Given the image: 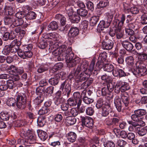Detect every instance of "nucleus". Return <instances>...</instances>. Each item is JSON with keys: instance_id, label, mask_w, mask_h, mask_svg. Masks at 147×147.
<instances>
[{"instance_id": "f257e3e1", "label": "nucleus", "mask_w": 147, "mask_h": 147, "mask_svg": "<svg viewBox=\"0 0 147 147\" xmlns=\"http://www.w3.org/2000/svg\"><path fill=\"white\" fill-rule=\"evenodd\" d=\"M20 135L24 138L23 141L25 146V147H30V145L27 144H33L35 142L36 136L32 131L29 130L25 131L23 129L21 131Z\"/></svg>"}, {"instance_id": "f03ea898", "label": "nucleus", "mask_w": 147, "mask_h": 147, "mask_svg": "<svg viewBox=\"0 0 147 147\" xmlns=\"http://www.w3.org/2000/svg\"><path fill=\"white\" fill-rule=\"evenodd\" d=\"M76 74H78L76 78V82H82L87 79L89 77L90 75L82 67L79 65L76 69Z\"/></svg>"}, {"instance_id": "7ed1b4c3", "label": "nucleus", "mask_w": 147, "mask_h": 147, "mask_svg": "<svg viewBox=\"0 0 147 147\" xmlns=\"http://www.w3.org/2000/svg\"><path fill=\"white\" fill-rule=\"evenodd\" d=\"M17 106L19 109H23L26 107V105L27 97L26 94L20 93L16 95Z\"/></svg>"}, {"instance_id": "20e7f679", "label": "nucleus", "mask_w": 147, "mask_h": 147, "mask_svg": "<svg viewBox=\"0 0 147 147\" xmlns=\"http://www.w3.org/2000/svg\"><path fill=\"white\" fill-rule=\"evenodd\" d=\"M65 59L67 63V66L69 67L75 66L79 63L81 60L79 57H74V54L72 52L69 53Z\"/></svg>"}, {"instance_id": "39448f33", "label": "nucleus", "mask_w": 147, "mask_h": 147, "mask_svg": "<svg viewBox=\"0 0 147 147\" xmlns=\"http://www.w3.org/2000/svg\"><path fill=\"white\" fill-rule=\"evenodd\" d=\"M95 63V60L93 59L90 64L89 68H88V63L86 61H83L80 65L83 69H85V70H86V71L90 75L94 69Z\"/></svg>"}, {"instance_id": "423d86ee", "label": "nucleus", "mask_w": 147, "mask_h": 147, "mask_svg": "<svg viewBox=\"0 0 147 147\" xmlns=\"http://www.w3.org/2000/svg\"><path fill=\"white\" fill-rule=\"evenodd\" d=\"M113 17L112 14L108 15L105 22L103 20L100 22L98 26L97 29L99 30H102L105 28H107L109 27L112 21Z\"/></svg>"}, {"instance_id": "0eeeda50", "label": "nucleus", "mask_w": 147, "mask_h": 147, "mask_svg": "<svg viewBox=\"0 0 147 147\" xmlns=\"http://www.w3.org/2000/svg\"><path fill=\"white\" fill-rule=\"evenodd\" d=\"M107 54L105 52L101 53L99 54L98 58V61L96 63V67L98 68L95 70H98L102 68L104 62L106 61Z\"/></svg>"}, {"instance_id": "6e6552de", "label": "nucleus", "mask_w": 147, "mask_h": 147, "mask_svg": "<svg viewBox=\"0 0 147 147\" xmlns=\"http://www.w3.org/2000/svg\"><path fill=\"white\" fill-rule=\"evenodd\" d=\"M62 54V59H65L69 53L72 52L71 47L68 48L67 49V47L65 45H62L58 48Z\"/></svg>"}, {"instance_id": "1a4fd4ad", "label": "nucleus", "mask_w": 147, "mask_h": 147, "mask_svg": "<svg viewBox=\"0 0 147 147\" xmlns=\"http://www.w3.org/2000/svg\"><path fill=\"white\" fill-rule=\"evenodd\" d=\"M81 120L82 126L90 128L93 125V121L92 119L89 117H81Z\"/></svg>"}, {"instance_id": "9d476101", "label": "nucleus", "mask_w": 147, "mask_h": 147, "mask_svg": "<svg viewBox=\"0 0 147 147\" xmlns=\"http://www.w3.org/2000/svg\"><path fill=\"white\" fill-rule=\"evenodd\" d=\"M18 56L23 59L26 57H31L32 55V52L30 51H24L22 49H19L18 51Z\"/></svg>"}, {"instance_id": "9b49d317", "label": "nucleus", "mask_w": 147, "mask_h": 147, "mask_svg": "<svg viewBox=\"0 0 147 147\" xmlns=\"http://www.w3.org/2000/svg\"><path fill=\"white\" fill-rule=\"evenodd\" d=\"M111 109V105L109 101L105 103V105L102 108V115L103 117L107 116L109 114Z\"/></svg>"}, {"instance_id": "f8f14e48", "label": "nucleus", "mask_w": 147, "mask_h": 147, "mask_svg": "<svg viewBox=\"0 0 147 147\" xmlns=\"http://www.w3.org/2000/svg\"><path fill=\"white\" fill-rule=\"evenodd\" d=\"M113 41L111 40L103 41L102 42V48L104 50H110L113 48Z\"/></svg>"}, {"instance_id": "ddd939ff", "label": "nucleus", "mask_w": 147, "mask_h": 147, "mask_svg": "<svg viewBox=\"0 0 147 147\" xmlns=\"http://www.w3.org/2000/svg\"><path fill=\"white\" fill-rule=\"evenodd\" d=\"M62 72L60 74H56L54 77L50 78L49 80V82L52 85L55 86L58 84L59 82V80L61 76Z\"/></svg>"}, {"instance_id": "4468645a", "label": "nucleus", "mask_w": 147, "mask_h": 147, "mask_svg": "<svg viewBox=\"0 0 147 147\" xmlns=\"http://www.w3.org/2000/svg\"><path fill=\"white\" fill-rule=\"evenodd\" d=\"M79 32V29L76 27H72L69 30L68 36L70 38H73L77 36Z\"/></svg>"}, {"instance_id": "2eb2a0df", "label": "nucleus", "mask_w": 147, "mask_h": 147, "mask_svg": "<svg viewBox=\"0 0 147 147\" xmlns=\"http://www.w3.org/2000/svg\"><path fill=\"white\" fill-rule=\"evenodd\" d=\"M122 46L127 51H131L133 49L134 46L132 44L128 41H123L121 42Z\"/></svg>"}, {"instance_id": "dca6fc26", "label": "nucleus", "mask_w": 147, "mask_h": 147, "mask_svg": "<svg viewBox=\"0 0 147 147\" xmlns=\"http://www.w3.org/2000/svg\"><path fill=\"white\" fill-rule=\"evenodd\" d=\"M128 123L131 125L129 127V130L130 131H136L138 130L139 125L138 123L132 121H128Z\"/></svg>"}, {"instance_id": "f3484780", "label": "nucleus", "mask_w": 147, "mask_h": 147, "mask_svg": "<svg viewBox=\"0 0 147 147\" xmlns=\"http://www.w3.org/2000/svg\"><path fill=\"white\" fill-rule=\"evenodd\" d=\"M11 53H14L18 52L19 49V46L17 44V39H15L11 43Z\"/></svg>"}, {"instance_id": "a211bd4d", "label": "nucleus", "mask_w": 147, "mask_h": 147, "mask_svg": "<svg viewBox=\"0 0 147 147\" xmlns=\"http://www.w3.org/2000/svg\"><path fill=\"white\" fill-rule=\"evenodd\" d=\"M12 5L11 4L6 3L4 9L6 13L7 12L8 14L10 16L13 15L14 13Z\"/></svg>"}, {"instance_id": "6ab92c4d", "label": "nucleus", "mask_w": 147, "mask_h": 147, "mask_svg": "<svg viewBox=\"0 0 147 147\" xmlns=\"http://www.w3.org/2000/svg\"><path fill=\"white\" fill-rule=\"evenodd\" d=\"M64 88V92L71 90L70 85L67 82V80H65L62 83L60 87V89L63 90Z\"/></svg>"}, {"instance_id": "aec40b11", "label": "nucleus", "mask_w": 147, "mask_h": 147, "mask_svg": "<svg viewBox=\"0 0 147 147\" xmlns=\"http://www.w3.org/2000/svg\"><path fill=\"white\" fill-rule=\"evenodd\" d=\"M73 96L74 99L78 101V108H79L82 103V96L79 92H76L74 93Z\"/></svg>"}, {"instance_id": "412c9836", "label": "nucleus", "mask_w": 147, "mask_h": 147, "mask_svg": "<svg viewBox=\"0 0 147 147\" xmlns=\"http://www.w3.org/2000/svg\"><path fill=\"white\" fill-rule=\"evenodd\" d=\"M114 103L117 111H121L122 109L121 103V99L117 97H116L114 100Z\"/></svg>"}, {"instance_id": "4be33fe9", "label": "nucleus", "mask_w": 147, "mask_h": 147, "mask_svg": "<svg viewBox=\"0 0 147 147\" xmlns=\"http://www.w3.org/2000/svg\"><path fill=\"white\" fill-rule=\"evenodd\" d=\"M121 88V91L123 92L129 89L130 87L128 84L126 82L121 81H119Z\"/></svg>"}, {"instance_id": "5701e85b", "label": "nucleus", "mask_w": 147, "mask_h": 147, "mask_svg": "<svg viewBox=\"0 0 147 147\" xmlns=\"http://www.w3.org/2000/svg\"><path fill=\"white\" fill-rule=\"evenodd\" d=\"M69 3L68 5H66L65 6L66 13L67 14L69 17H71L73 15V10L72 9V7L71 6L73 4L71 3L69 4Z\"/></svg>"}, {"instance_id": "b1692460", "label": "nucleus", "mask_w": 147, "mask_h": 147, "mask_svg": "<svg viewBox=\"0 0 147 147\" xmlns=\"http://www.w3.org/2000/svg\"><path fill=\"white\" fill-rule=\"evenodd\" d=\"M37 132L39 137L43 141H45L48 137L47 133L42 130H37Z\"/></svg>"}, {"instance_id": "393cba45", "label": "nucleus", "mask_w": 147, "mask_h": 147, "mask_svg": "<svg viewBox=\"0 0 147 147\" xmlns=\"http://www.w3.org/2000/svg\"><path fill=\"white\" fill-rule=\"evenodd\" d=\"M37 71L38 73H42L48 70V67L46 65L39 64L36 66Z\"/></svg>"}, {"instance_id": "a878e982", "label": "nucleus", "mask_w": 147, "mask_h": 147, "mask_svg": "<svg viewBox=\"0 0 147 147\" xmlns=\"http://www.w3.org/2000/svg\"><path fill=\"white\" fill-rule=\"evenodd\" d=\"M47 27L49 30H56L58 28V25L56 21H53L48 25Z\"/></svg>"}, {"instance_id": "bb28decb", "label": "nucleus", "mask_w": 147, "mask_h": 147, "mask_svg": "<svg viewBox=\"0 0 147 147\" xmlns=\"http://www.w3.org/2000/svg\"><path fill=\"white\" fill-rule=\"evenodd\" d=\"M46 118L44 116H40L37 119L38 124L40 127L44 126L46 124Z\"/></svg>"}, {"instance_id": "cd10ccee", "label": "nucleus", "mask_w": 147, "mask_h": 147, "mask_svg": "<svg viewBox=\"0 0 147 147\" xmlns=\"http://www.w3.org/2000/svg\"><path fill=\"white\" fill-rule=\"evenodd\" d=\"M67 135V139L70 142H73L76 140L77 136L75 133L70 132Z\"/></svg>"}, {"instance_id": "c85d7f7f", "label": "nucleus", "mask_w": 147, "mask_h": 147, "mask_svg": "<svg viewBox=\"0 0 147 147\" xmlns=\"http://www.w3.org/2000/svg\"><path fill=\"white\" fill-rule=\"evenodd\" d=\"M8 106L9 107H14L17 106V102L16 99L12 98H8L6 101Z\"/></svg>"}, {"instance_id": "c756f323", "label": "nucleus", "mask_w": 147, "mask_h": 147, "mask_svg": "<svg viewBox=\"0 0 147 147\" xmlns=\"http://www.w3.org/2000/svg\"><path fill=\"white\" fill-rule=\"evenodd\" d=\"M14 21V17L8 16L5 18L4 22L5 25H13V22Z\"/></svg>"}, {"instance_id": "7c9ffc66", "label": "nucleus", "mask_w": 147, "mask_h": 147, "mask_svg": "<svg viewBox=\"0 0 147 147\" xmlns=\"http://www.w3.org/2000/svg\"><path fill=\"white\" fill-rule=\"evenodd\" d=\"M105 71L109 72H111L114 70V67L113 65L111 64L108 63L103 65L102 67Z\"/></svg>"}, {"instance_id": "2f4dec72", "label": "nucleus", "mask_w": 147, "mask_h": 147, "mask_svg": "<svg viewBox=\"0 0 147 147\" xmlns=\"http://www.w3.org/2000/svg\"><path fill=\"white\" fill-rule=\"evenodd\" d=\"M66 122L68 125H72L76 122V119L74 117L71 116L67 117L66 118Z\"/></svg>"}, {"instance_id": "473e14b6", "label": "nucleus", "mask_w": 147, "mask_h": 147, "mask_svg": "<svg viewBox=\"0 0 147 147\" xmlns=\"http://www.w3.org/2000/svg\"><path fill=\"white\" fill-rule=\"evenodd\" d=\"M16 32L19 34V36L22 39L25 35L26 32L24 30L22 29L20 27H17L15 30Z\"/></svg>"}, {"instance_id": "72a5a7b5", "label": "nucleus", "mask_w": 147, "mask_h": 147, "mask_svg": "<svg viewBox=\"0 0 147 147\" xmlns=\"http://www.w3.org/2000/svg\"><path fill=\"white\" fill-rule=\"evenodd\" d=\"M69 19L72 23H78L80 20V18L78 15L74 14L69 17Z\"/></svg>"}, {"instance_id": "f704fd0d", "label": "nucleus", "mask_w": 147, "mask_h": 147, "mask_svg": "<svg viewBox=\"0 0 147 147\" xmlns=\"http://www.w3.org/2000/svg\"><path fill=\"white\" fill-rule=\"evenodd\" d=\"M140 76L145 75L147 74V69L145 67L140 65L138 66Z\"/></svg>"}, {"instance_id": "c9c22d12", "label": "nucleus", "mask_w": 147, "mask_h": 147, "mask_svg": "<svg viewBox=\"0 0 147 147\" xmlns=\"http://www.w3.org/2000/svg\"><path fill=\"white\" fill-rule=\"evenodd\" d=\"M78 15L82 17L86 16L88 13L87 10L83 8H80L77 10Z\"/></svg>"}, {"instance_id": "e433bc0d", "label": "nucleus", "mask_w": 147, "mask_h": 147, "mask_svg": "<svg viewBox=\"0 0 147 147\" xmlns=\"http://www.w3.org/2000/svg\"><path fill=\"white\" fill-rule=\"evenodd\" d=\"M36 14L34 11H30L28 12L26 15V17L28 19L30 20H34L36 19Z\"/></svg>"}, {"instance_id": "4c0bfd02", "label": "nucleus", "mask_w": 147, "mask_h": 147, "mask_svg": "<svg viewBox=\"0 0 147 147\" xmlns=\"http://www.w3.org/2000/svg\"><path fill=\"white\" fill-rule=\"evenodd\" d=\"M109 5L108 0H102L97 5L98 8H103Z\"/></svg>"}, {"instance_id": "58836bf2", "label": "nucleus", "mask_w": 147, "mask_h": 147, "mask_svg": "<svg viewBox=\"0 0 147 147\" xmlns=\"http://www.w3.org/2000/svg\"><path fill=\"white\" fill-rule=\"evenodd\" d=\"M99 19L98 16H94L91 17L90 20V24L92 26L95 25Z\"/></svg>"}, {"instance_id": "ea45409f", "label": "nucleus", "mask_w": 147, "mask_h": 147, "mask_svg": "<svg viewBox=\"0 0 147 147\" xmlns=\"http://www.w3.org/2000/svg\"><path fill=\"white\" fill-rule=\"evenodd\" d=\"M36 93L38 95V97L42 98H44V92L42 89L40 88V87H38L36 88Z\"/></svg>"}, {"instance_id": "a19ab883", "label": "nucleus", "mask_w": 147, "mask_h": 147, "mask_svg": "<svg viewBox=\"0 0 147 147\" xmlns=\"http://www.w3.org/2000/svg\"><path fill=\"white\" fill-rule=\"evenodd\" d=\"M24 20L22 19H16L14 17V21L13 22V25L15 26H17L22 25L23 24Z\"/></svg>"}, {"instance_id": "79ce46f5", "label": "nucleus", "mask_w": 147, "mask_h": 147, "mask_svg": "<svg viewBox=\"0 0 147 147\" xmlns=\"http://www.w3.org/2000/svg\"><path fill=\"white\" fill-rule=\"evenodd\" d=\"M47 45V40H42L38 44L39 47L42 49L45 48Z\"/></svg>"}, {"instance_id": "37998d69", "label": "nucleus", "mask_w": 147, "mask_h": 147, "mask_svg": "<svg viewBox=\"0 0 147 147\" xmlns=\"http://www.w3.org/2000/svg\"><path fill=\"white\" fill-rule=\"evenodd\" d=\"M11 44L9 45H6L2 51L3 53L5 55H7L11 52Z\"/></svg>"}, {"instance_id": "c03bdc74", "label": "nucleus", "mask_w": 147, "mask_h": 147, "mask_svg": "<svg viewBox=\"0 0 147 147\" xmlns=\"http://www.w3.org/2000/svg\"><path fill=\"white\" fill-rule=\"evenodd\" d=\"M116 34L117 38L118 39H120L123 38V31L120 29H117L116 30Z\"/></svg>"}, {"instance_id": "a18cd8bd", "label": "nucleus", "mask_w": 147, "mask_h": 147, "mask_svg": "<svg viewBox=\"0 0 147 147\" xmlns=\"http://www.w3.org/2000/svg\"><path fill=\"white\" fill-rule=\"evenodd\" d=\"M78 101L72 98H70L67 100L68 105L71 106H75L77 105H78Z\"/></svg>"}, {"instance_id": "49530a36", "label": "nucleus", "mask_w": 147, "mask_h": 147, "mask_svg": "<svg viewBox=\"0 0 147 147\" xmlns=\"http://www.w3.org/2000/svg\"><path fill=\"white\" fill-rule=\"evenodd\" d=\"M125 61L128 65H132L134 63V57L131 56L127 57L126 58Z\"/></svg>"}, {"instance_id": "de8ad7c7", "label": "nucleus", "mask_w": 147, "mask_h": 147, "mask_svg": "<svg viewBox=\"0 0 147 147\" xmlns=\"http://www.w3.org/2000/svg\"><path fill=\"white\" fill-rule=\"evenodd\" d=\"M8 88L10 89H13L15 87V84L11 80H9L6 82Z\"/></svg>"}, {"instance_id": "09e8293b", "label": "nucleus", "mask_w": 147, "mask_h": 147, "mask_svg": "<svg viewBox=\"0 0 147 147\" xmlns=\"http://www.w3.org/2000/svg\"><path fill=\"white\" fill-rule=\"evenodd\" d=\"M136 132L139 135L141 136H144L147 133V132L144 129V127L141 128L139 127L138 130Z\"/></svg>"}, {"instance_id": "8fccbe9b", "label": "nucleus", "mask_w": 147, "mask_h": 147, "mask_svg": "<svg viewBox=\"0 0 147 147\" xmlns=\"http://www.w3.org/2000/svg\"><path fill=\"white\" fill-rule=\"evenodd\" d=\"M134 111L135 113L140 116L145 115L146 113V110L142 109H139L136 110Z\"/></svg>"}, {"instance_id": "3c124183", "label": "nucleus", "mask_w": 147, "mask_h": 147, "mask_svg": "<svg viewBox=\"0 0 147 147\" xmlns=\"http://www.w3.org/2000/svg\"><path fill=\"white\" fill-rule=\"evenodd\" d=\"M125 16L123 14H122L120 17V20L118 24L119 27H121L123 25L124 22L125 21Z\"/></svg>"}, {"instance_id": "603ef678", "label": "nucleus", "mask_w": 147, "mask_h": 147, "mask_svg": "<svg viewBox=\"0 0 147 147\" xmlns=\"http://www.w3.org/2000/svg\"><path fill=\"white\" fill-rule=\"evenodd\" d=\"M63 66V64L61 62L57 63L54 66L53 68L51 70L56 71L58 70L61 69Z\"/></svg>"}, {"instance_id": "864d4df0", "label": "nucleus", "mask_w": 147, "mask_h": 147, "mask_svg": "<svg viewBox=\"0 0 147 147\" xmlns=\"http://www.w3.org/2000/svg\"><path fill=\"white\" fill-rule=\"evenodd\" d=\"M139 60L144 61L147 59V54L142 52H140V54L138 57Z\"/></svg>"}, {"instance_id": "5fc2aeb1", "label": "nucleus", "mask_w": 147, "mask_h": 147, "mask_svg": "<svg viewBox=\"0 0 147 147\" xmlns=\"http://www.w3.org/2000/svg\"><path fill=\"white\" fill-rule=\"evenodd\" d=\"M131 119L134 121L138 122L140 119H141L140 116H139L134 112V114L131 115Z\"/></svg>"}, {"instance_id": "6e6d98bb", "label": "nucleus", "mask_w": 147, "mask_h": 147, "mask_svg": "<svg viewBox=\"0 0 147 147\" xmlns=\"http://www.w3.org/2000/svg\"><path fill=\"white\" fill-rule=\"evenodd\" d=\"M0 118L3 120H7L9 119V115L7 113L1 112L0 114Z\"/></svg>"}, {"instance_id": "4d7b16f0", "label": "nucleus", "mask_w": 147, "mask_h": 147, "mask_svg": "<svg viewBox=\"0 0 147 147\" xmlns=\"http://www.w3.org/2000/svg\"><path fill=\"white\" fill-rule=\"evenodd\" d=\"M49 111V110L46 107H43L38 111V114L42 115L47 113Z\"/></svg>"}, {"instance_id": "13d9d810", "label": "nucleus", "mask_w": 147, "mask_h": 147, "mask_svg": "<svg viewBox=\"0 0 147 147\" xmlns=\"http://www.w3.org/2000/svg\"><path fill=\"white\" fill-rule=\"evenodd\" d=\"M17 67L13 65L10 66L8 68L9 72L11 74H16Z\"/></svg>"}, {"instance_id": "bf43d9fd", "label": "nucleus", "mask_w": 147, "mask_h": 147, "mask_svg": "<svg viewBox=\"0 0 147 147\" xmlns=\"http://www.w3.org/2000/svg\"><path fill=\"white\" fill-rule=\"evenodd\" d=\"M86 114L89 115L91 116L93 114L94 111L93 109L91 107L87 108L86 110Z\"/></svg>"}, {"instance_id": "052dcab7", "label": "nucleus", "mask_w": 147, "mask_h": 147, "mask_svg": "<svg viewBox=\"0 0 147 147\" xmlns=\"http://www.w3.org/2000/svg\"><path fill=\"white\" fill-rule=\"evenodd\" d=\"M103 100L101 98H99L97 101L96 104V107L98 109L100 108L103 104Z\"/></svg>"}, {"instance_id": "680f3d73", "label": "nucleus", "mask_w": 147, "mask_h": 147, "mask_svg": "<svg viewBox=\"0 0 147 147\" xmlns=\"http://www.w3.org/2000/svg\"><path fill=\"white\" fill-rule=\"evenodd\" d=\"M54 88L52 86H49L46 88L45 90V92L51 95L53 93Z\"/></svg>"}, {"instance_id": "e2e57ef3", "label": "nucleus", "mask_w": 147, "mask_h": 147, "mask_svg": "<svg viewBox=\"0 0 147 147\" xmlns=\"http://www.w3.org/2000/svg\"><path fill=\"white\" fill-rule=\"evenodd\" d=\"M86 5L88 10L91 11H93L94 9V7L93 3L90 1L87 2Z\"/></svg>"}, {"instance_id": "0e129e2a", "label": "nucleus", "mask_w": 147, "mask_h": 147, "mask_svg": "<svg viewBox=\"0 0 147 147\" xmlns=\"http://www.w3.org/2000/svg\"><path fill=\"white\" fill-rule=\"evenodd\" d=\"M113 125L117 126L119 125V122L120 121V119L118 117H115L112 119Z\"/></svg>"}, {"instance_id": "69168bd1", "label": "nucleus", "mask_w": 147, "mask_h": 147, "mask_svg": "<svg viewBox=\"0 0 147 147\" xmlns=\"http://www.w3.org/2000/svg\"><path fill=\"white\" fill-rule=\"evenodd\" d=\"M83 101L86 104H89L92 102L93 101V99L88 98L86 96L84 97L83 98Z\"/></svg>"}, {"instance_id": "338daca9", "label": "nucleus", "mask_w": 147, "mask_h": 147, "mask_svg": "<svg viewBox=\"0 0 147 147\" xmlns=\"http://www.w3.org/2000/svg\"><path fill=\"white\" fill-rule=\"evenodd\" d=\"M71 116L72 115L74 117L77 116L78 114V110L76 108H72L70 111Z\"/></svg>"}, {"instance_id": "774afa93", "label": "nucleus", "mask_w": 147, "mask_h": 147, "mask_svg": "<svg viewBox=\"0 0 147 147\" xmlns=\"http://www.w3.org/2000/svg\"><path fill=\"white\" fill-rule=\"evenodd\" d=\"M105 147H115L114 142L111 141H108L104 144Z\"/></svg>"}]
</instances>
